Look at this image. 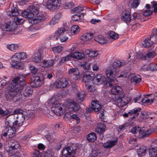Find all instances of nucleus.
<instances>
[{
	"label": "nucleus",
	"instance_id": "1",
	"mask_svg": "<svg viewBox=\"0 0 157 157\" xmlns=\"http://www.w3.org/2000/svg\"><path fill=\"white\" fill-rule=\"evenodd\" d=\"M26 76L25 74H20L12 80L11 83L5 91V96L7 101L13 100L19 94L24 86V78Z\"/></svg>",
	"mask_w": 157,
	"mask_h": 157
},
{
	"label": "nucleus",
	"instance_id": "2",
	"mask_svg": "<svg viewBox=\"0 0 157 157\" xmlns=\"http://www.w3.org/2000/svg\"><path fill=\"white\" fill-rule=\"evenodd\" d=\"M125 64V62L123 61L117 60L113 62L112 65L109 66L106 70V73L107 78L115 80L117 77H126L127 76L125 74L118 75L119 68Z\"/></svg>",
	"mask_w": 157,
	"mask_h": 157
},
{
	"label": "nucleus",
	"instance_id": "3",
	"mask_svg": "<svg viewBox=\"0 0 157 157\" xmlns=\"http://www.w3.org/2000/svg\"><path fill=\"white\" fill-rule=\"evenodd\" d=\"M65 107L63 105H60L58 107L53 109L54 113L57 116L63 115L66 112V108L70 111H77L79 108V105L73 101H67Z\"/></svg>",
	"mask_w": 157,
	"mask_h": 157
},
{
	"label": "nucleus",
	"instance_id": "4",
	"mask_svg": "<svg viewBox=\"0 0 157 157\" xmlns=\"http://www.w3.org/2000/svg\"><path fill=\"white\" fill-rule=\"evenodd\" d=\"M27 54L25 52H20L16 53L11 57V64L14 68L18 69L21 67V63L19 61L26 59Z\"/></svg>",
	"mask_w": 157,
	"mask_h": 157
},
{
	"label": "nucleus",
	"instance_id": "5",
	"mask_svg": "<svg viewBox=\"0 0 157 157\" xmlns=\"http://www.w3.org/2000/svg\"><path fill=\"white\" fill-rule=\"evenodd\" d=\"M108 81L106 77L101 74L97 75L93 79V82L95 84L99 85L103 84L105 87L108 88L113 85L114 80Z\"/></svg>",
	"mask_w": 157,
	"mask_h": 157
},
{
	"label": "nucleus",
	"instance_id": "6",
	"mask_svg": "<svg viewBox=\"0 0 157 157\" xmlns=\"http://www.w3.org/2000/svg\"><path fill=\"white\" fill-rule=\"evenodd\" d=\"M122 90V88L120 86H113L111 90L112 94L119 96V97L117 100V102L118 103V105L120 103L121 104L120 106H123L126 105V103H128V102L126 103L125 101L122 99V98L124 97Z\"/></svg>",
	"mask_w": 157,
	"mask_h": 157
},
{
	"label": "nucleus",
	"instance_id": "7",
	"mask_svg": "<svg viewBox=\"0 0 157 157\" xmlns=\"http://www.w3.org/2000/svg\"><path fill=\"white\" fill-rule=\"evenodd\" d=\"M71 83L69 78H62L58 81L54 82L53 84L50 86V87L54 89L65 88Z\"/></svg>",
	"mask_w": 157,
	"mask_h": 157
},
{
	"label": "nucleus",
	"instance_id": "8",
	"mask_svg": "<svg viewBox=\"0 0 157 157\" xmlns=\"http://www.w3.org/2000/svg\"><path fill=\"white\" fill-rule=\"evenodd\" d=\"M76 149L77 147L75 145L67 146L63 148L62 151V154L66 157H69L74 154Z\"/></svg>",
	"mask_w": 157,
	"mask_h": 157
},
{
	"label": "nucleus",
	"instance_id": "9",
	"mask_svg": "<svg viewBox=\"0 0 157 157\" xmlns=\"http://www.w3.org/2000/svg\"><path fill=\"white\" fill-rule=\"evenodd\" d=\"M42 74H38L36 76L33 78V79L31 82V84L33 87H38L40 86L43 83L42 79Z\"/></svg>",
	"mask_w": 157,
	"mask_h": 157
},
{
	"label": "nucleus",
	"instance_id": "10",
	"mask_svg": "<svg viewBox=\"0 0 157 157\" xmlns=\"http://www.w3.org/2000/svg\"><path fill=\"white\" fill-rule=\"evenodd\" d=\"M61 3L58 0H50L47 4V8L51 10H57L60 6Z\"/></svg>",
	"mask_w": 157,
	"mask_h": 157
},
{
	"label": "nucleus",
	"instance_id": "11",
	"mask_svg": "<svg viewBox=\"0 0 157 157\" xmlns=\"http://www.w3.org/2000/svg\"><path fill=\"white\" fill-rule=\"evenodd\" d=\"M8 126L3 131V135L4 136L8 135L9 138H12L15 136L16 131L13 126Z\"/></svg>",
	"mask_w": 157,
	"mask_h": 157
},
{
	"label": "nucleus",
	"instance_id": "12",
	"mask_svg": "<svg viewBox=\"0 0 157 157\" xmlns=\"http://www.w3.org/2000/svg\"><path fill=\"white\" fill-rule=\"evenodd\" d=\"M16 119V116L14 114H10L7 116L5 119V125L7 126H15L16 124L14 123L16 122L15 121Z\"/></svg>",
	"mask_w": 157,
	"mask_h": 157
},
{
	"label": "nucleus",
	"instance_id": "13",
	"mask_svg": "<svg viewBox=\"0 0 157 157\" xmlns=\"http://www.w3.org/2000/svg\"><path fill=\"white\" fill-rule=\"evenodd\" d=\"M91 105V107H89L86 109L87 112L90 113L93 110L95 112H97L101 108V105H100L99 102L98 101H93L92 102Z\"/></svg>",
	"mask_w": 157,
	"mask_h": 157
},
{
	"label": "nucleus",
	"instance_id": "14",
	"mask_svg": "<svg viewBox=\"0 0 157 157\" xmlns=\"http://www.w3.org/2000/svg\"><path fill=\"white\" fill-rule=\"evenodd\" d=\"M10 143L12 144L9 147V149L7 151L9 154L13 153V152L19 151L18 149L19 148V145L17 142L14 140H12Z\"/></svg>",
	"mask_w": 157,
	"mask_h": 157
},
{
	"label": "nucleus",
	"instance_id": "15",
	"mask_svg": "<svg viewBox=\"0 0 157 157\" xmlns=\"http://www.w3.org/2000/svg\"><path fill=\"white\" fill-rule=\"evenodd\" d=\"M17 23L13 21L8 22L5 23L3 26L6 31H13L17 28Z\"/></svg>",
	"mask_w": 157,
	"mask_h": 157
},
{
	"label": "nucleus",
	"instance_id": "16",
	"mask_svg": "<svg viewBox=\"0 0 157 157\" xmlns=\"http://www.w3.org/2000/svg\"><path fill=\"white\" fill-rule=\"evenodd\" d=\"M91 74V72H87L84 74V75L82 78V81L85 83V85H89L87 87L89 89V87H90V82H92V78Z\"/></svg>",
	"mask_w": 157,
	"mask_h": 157
},
{
	"label": "nucleus",
	"instance_id": "17",
	"mask_svg": "<svg viewBox=\"0 0 157 157\" xmlns=\"http://www.w3.org/2000/svg\"><path fill=\"white\" fill-rule=\"evenodd\" d=\"M131 132L135 134L136 137L141 138H142V130L139 127L132 128L131 129Z\"/></svg>",
	"mask_w": 157,
	"mask_h": 157
},
{
	"label": "nucleus",
	"instance_id": "18",
	"mask_svg": "<svg viewBox=\"0 0 157 157\" xmlns=\"http://www.w3.org/2000/svg\"><path fill=\"white\" fill-rule=\"evenodd\" d=\"M43 5L41 4L38 5L36 3H35L33 5L29 6V10L30 12H32L34 14H36L38 13L39 8L41 7Z\"/></svg>",
	"mask_w": 157,
	"mask_h": 157
},
{
	"label": "nucleus",
	"instance_id": "19",
	"mask_svg": "<svg viewBox=\"0 0 157 157\" xmlns=\"http://www.w3.org/2000/svg\"><path fill=\"white\" fill-rule=\"evenodd\" d=\"M128 78L130 79L132 82L135 84L140 82L141 81V77L139 75H136L133 74H131Z\"/></svg>",
	"mask_w": 157,
	"mask_h": 157
},
{
	"label": "nucleus",
	"instance_id": "20",
	"mask_svg": "<svg viewBox=\"0 0 157 157\" xmlns=\"http://www.w3.org/2000/svg\"><path fill=\"white\" fill-rule=\"evenodd\" d=\"M28 117V116L26 115H23V114H20L17 116H16V119L15 121L16 122L14 123L16 125L17 124H20L22 123L24 120L26 119V118Z\"/></svg>",
	"mask_w": 157,
	"mask_h": 157
},
{
	"label": "nucleus",
	"instance_id": "21",
	"mask_svg": "<svg viewBox=\"0 0 157 157\" xmlns=\"http://www.w3.org/2000/svg\"><path fill=\"white\" fill-rule=\"evenodd\" d=\"M141 110V109L140 108H134L132 110H130L128 112L129 116H133L132 117V119L135 118L136 117H137L139 113L138 112H140Z\"/></svg>",
	"mask_w": 157,
	"mask_h": 157
},
{
	"label": "nucleus",
	"instance_id": "22",
	"mask_svg": "<svg viewBox=\"0 0 157 157\" xmlns=\"http://www.w3.org/2000/svg\"><path fill=\"white\" fill-rule=\"evenodd\" d=\"M105 128L106 126L104 123H101L99 126L96 128L95 131L98 133L102 134L105 131Z\"/></svg>",
	"mask_w": 157,
	"mask_h": 157
},
{
	"label": "nucleus",
	"instance_id": "23",
	"mask_svg": "<svg viewBox=\"0 0 157 157\" xmlns=\"http://www.w3.org/2000/svg\"><path fill=\"white\" fill-rule=\"evenodd\" d=\"M94 39L96 41L101 44L108 43V41L107 39L101 35L95 37Z\"/></svg>",
	"mask_w": 157,
	"mask_h": 157
},
{
	"label": "nucleus",
	"instance_id": "24",
	"mask_svg": "<svg viewBox=\"0 0 157 157\" xmlns=\"http://www.w3.org/2000/svg\"><path fill=\"white\" fill-rule=\"evenodd\" d=\"M48 103L51 107H52L51 109L53 112L54 111L53 109H55V108H57L61 105L58 101H55L53 99L52 100L49 101Z\"/></svg>",
	"mask_w": 157,
	"mask_h": 157
},
{
	"label": "nucleus",
	"instance_id": "25",
	"mask_svg": "<svg viewBox=\"0 0 157 157\" xmlns=\"http://www.w3.org/2000/svg\"><path fill=\"white\" fill-rule=\"evenodd\" d=\"M85 92L84 91H78L77 94V101L79 103H81L82 102L84 99L85 97Z\"/></svg>",
	"mask_w": 157,
	"mask_h": 157
},
{
	"label": "nucleus",
	"instance_id": "26",
	"mask_svg": "<svg viewBox=\"0 0 157 157\" xmlns=\"http://www.w3.org/2000/svg\"><path fill=\"white\" fill-rule=\"evenodd\" d=\"M65 31V29L64 28H59L56 31L53 36L55 37L56 40H57L63 34Z\"/></svg>",
	"mask_w": 157,
	"mask_h": 157
},
{
	"label": "nucleus",
	"instance_id": "27",
	"mask_svg": "<svg viewBox=\"0 0 157 157\" xmlns=\"http://www.w3.org/2000/svg\"><path fill=\"white\" fill-rule=\"evenodd\" d=\"M93 33H86L84 34L81 36V39L84 41H87L90 40L93 36Z\"/></svg>",
	"mask_w": 157,
	"mask_h": 157
},
{
	"label": "nucleus",
	"instance_id": "28",
	"mask_svg": "<svg viewBox=\"0 0 157 157\" xmlns=\"http://www.w3.org/2000/svg\"><path fill=\"white\" fill-rule=\"evenodd\" d=\"M71 55V58L77 59H81L85 57V55L83 52H75Z\"/></svg>",
	"mask_w": 157,
	"mask_h": 157
},
{
	"label": "nucleus",
	"instance_id": "29",
	"mask_svg": "<svg viewBox=\"0 0 157 157\" xmlns=\"http://www.w3.org/2000/svg\"><path fill=\"white\" fill-rule=\"evenodd\" d=\"M21 15L22 16L25 18H31L34 16V13L30 12L29 10H24L21 13Z\"/></svg>",
	"mask_w": 157,
	"mask_h": 157
},
{
	"label": "nucleus",
	"instance_id": "30",
	"mask_svg": "<svg viewBox=\"0 0 157 157\" xmlns=\"http://www.w3.org/2000/svg\"><path fill=\"white\" fill-rule=\"evenodd\" d=\"M33 92V89L30 86H27L23 92V95L25 97H27L32 95Z\"/></svg>",
	"mask_w": 157,
	"mask_h": 157
},
{
	"label": "nucleus",
	"instance_id": "31",
	"mask_svg": "<svg viewBox=\"0 0 157 157\" xmlns=\"http://www.w3.org/2000/svg\"><path fill=\"white\" fill-rule=\"evenodd\" d=\"M151 38H150V36L149 38L146 39L144 41L142 44L144 47L149 48L152 46L153 44V42L150 40Z\"/></svg>",
	"mask_w": 157,
	"mask_h": 157
},
{
	"label": "nucleus",
	"instance_id": "32",
	"mask_svg": "<svg viewBox=\"0 0 157 157\" xmlns=\"http://www.w3.org/2000/svg\"><path fill=\"white\" fill-rule=\"evenodd\" d=\"M7 14L10 17H16L19 14L17 9L16 7H13L10 11L7 12Z\"/></svg>",
	"mask_w": 157,
	"mask_h": 157
},
{
	"label": "nucleus",
	"instance_id": "33",
	"mask_svg": "<svg viewBox=\"0 0 157 157\" xmlns=\"http://www.w3.org/2000/svg\"><path fill=\"white\" fill-rule=\"evenodd\" d=\"M149 156L150 157L157 156V147H151L149 149Z\"/></svg>",
	"mask_w": 157,
	"mask_h": 157
},
{
	"label": "nucleus",
	"instance_id": "34",
	"mask_svg": "<svg viewBox=\"0 0 157 157\" xmlns=\"http://www.w3.org/2000/svg\"><path fill=\"white\" fill-rule=\"evenodd\" d=\"M135 56L137 60H146L145 54L143 52H139L136 53Z\"/></svg>",
	"mask_w": 157,
	"mask_h": 157
},
{
	"label": "nucleus",
	"instance_id": "35",
	"mask_svg": "<svg viewBox=\"0 0 157 157\" xmlns=\"http://www.w3.org/2000/svg\"><path fill=\"white\" fill-rule=\"evenodd\" d=\"M41 59V54L38 51L35 53L33 56V60L35 63L40 62Z\"/></svg>",
	"mask_w": 157,
	"mask_h": 157
},
{
	"label": "nucleus",
	"instance_id": "36",
	"mask_svg": "<svg viewBox=\"0 0 157 157\" xmlns=\"http://www.w3.org/2000/svg\"><path fill=\"white\" fill-rule=\"evenodd\" d=\"M155 129L154 128H151L148 130H146V131H144L142 130V138H143L144 137H147L150 134H151L155 131Z\"/></svg>",
	"mask_w": 157,
	"mask_h": 157
},
{
	"label": "nucleus",
	"instance_id": "37",
	"mask_svg": "<svg viewBox=\"0 0 157 157\" xmlns=\"http://www.w3.org/2000/svg\"><path fill=\"white\" fill-rule=\"evenodd\" d=\"M13 110L11 108L6 109V110H4L0 107V115L2 116H6L12 113Z\"/></svg>",
	"mask_w": 157,
	"mask_h": 157
},
{
	"label": "nucleus",
	"instance_id": "38",
	"mask_svg": "<svg viewBox=\"0 0 157 157\" xmlns=\"http://www.w3.org/2000/svg\"><path fill=\"white\" fill-rule=\"evenodd\" d=\"M122 19L126 23L129 22L131 21V16L129 13L128 12H125Z\"/></svg>",
	"mask_w": 157,
	"mask_h": 157
},
{
	"label": "nucleus",
	"instance_id": "39",
	"mask_svg": "<svg viewBox=\"0 0 157 157\" xmlns=\"http://www.w3.org/2000/svg\"><path fill=\"white\" fill-rule=\"evenodd\" d=\"M117 141L115 140H112L109 142H107L104 143L103 147L106 148H110L113 146L116 143Z\"/></svg>",
	"mask_w": 157,
	"mask_h": 157
},
{
	"label": "nucleus",
	"instance_id": "40",
	"mask_svg": "<svg viewBox=\"0 0 157 157\" xmlns=\"http://www.w3.org/2000/svg\"><path fill=\"white\" fill-rule=\"evenodd\" d=\"M87 139L90 142H94L96 139L95 133L92 132L88 134L87 137Z\"/></svg>",
	"mask_w": 157,
	"mask_h": 157
},
{
	"label": "nucleus",
	"instance_id": "41",
	"mask_svg": "<svg viewBox=\"0 0 157 157\" xmlns=\"http://www.w3.org/2000/svg\"><path fill=\"white\" fill-rule=\"evenodd\" d=\"M19 48L18 45L15 44H8L7 45V48L10 51L13 52L15 51L17 49Z\"/></svg>",
	"mask_w": 157,
	"mask_h": 157
},
{
	"label": "nucleus",
	"instance_id": "42",
	"mask_svg": "<svg viewBox=\"0 0 157 157\" xmlns=\"http://www.w3.org/2000/svg\"><path fill=\"white\" fill-rule=\"evenodd\" d=\"M109 36L110 38L113 40H117L118 38V34L113 31L109 32Z\"/></svg>",
	"mask_w": 157,
	"mask_h": 157
},
{
	"label": "nucleus",
	"instance_id": "43",
	"mask_svg": "<svg viewBox=\"0 0 157 157\" xmlns=\"http://www.w3.org/2000/svg\"><path fill=\"white\" fill-rule=\"evenodd\" d=\"M156 55L155 51L153 50H149L148 53L146 54H145L146 59L147 58H151L154 57Z\"/></svg>",
	"mask_w": 157,
	"mask_h": 157
},
{
	"label": "nucleus",
	"instance_id": "44",
	"mask_svg": "<svg viewBox=\"0 0 157 157\" xmlns=\"http://www.w3.org/2000/svg\"><path fill=\"white\" fill-rule=\"evenodd\" d=\"M80 29L78 25H74L71 28V32L73 33L74 34L78 33L80 31Z\"/></svg>",
	"mask_w": 157,
	"mask_h": 157
},
{
	"label": "nucleus",
	"instance_id": "45",
	"mask_svg": "<svg viewBox=\"0 0 157 157\" xmlns=\"http://www.w3.org/2000/svg\"><path fill=\"white\" fill-rule=\"evenodd\" d=\"M9 81L5 79H2L0 81V87L3 88L9 85Z\"/></svg>",
	"mask_w": 157,
	"mask_h": 157
},
{
	"label": "nucleus",
	"instance_id": "46",
	"mask_svg": "<svg viewBox=\"0 0 157 157\" xmlns=\"http://www.w3.org/2000/svg\"><path fill=\"white\" fill-rule=\"evenodd\" d=\"M68 73L69 74H73L75 75H78L79 74L78 69L75 68L70 69L68 71Z\"/></svg>",
	"mask_w": 157,
	"mask_h": 157
},
{
	"label": "nucleus",
	"instance_id": "47",
	"mask_svg": "<svg viewBox=\"0 0 157 157\" xmlns=\"http://www.w3.org/2000/svg\"><path fill=\"white\" fill-rule=\"evenodd\" d=\"M146 151V148L145 147L142 146L138 149L137 153L139 156H140L141 155L144 153Z\"/></svg>",
	"mask_w": 157,
	"mask_h": 157
},
{
	"label": "nucleus",
	"instance_id": "48",
	"mask_svg": "<svg viewBox=\"0 0 157 157\" xmlns=\"http://www.w3.org/2000/svg\"><path fill=\"white\" fill-rule=\"evenodd\" d=\"M63 48L61 46H57L52 48V50L55 53H58L61 52Z\"/></svg>",
	"mask_w": 157,
	"mask_h": 157
},
{
	"label": "nucleus",
	"instance_id": "49",
	"mask_svg": "<svg viewBox=\"0 0 157 157\" xmlns=\"http://www.w3.org/2000/svg\"><path fill=\"white\" fill-rule=\"evenodd\" d=\"M83 10V8L81 6H78L73 8L72 10V12L74 13H80Z\"/></svg>",
	"mask_w": 157,
	"mask_h": 157
},
{
	"label": "nucleus",
	"instance_id": "50",
	"mask_svg": "<svg viewBox=\"0 0 157 157\" xmlns=\"http://www.w3.org/2000/svg\"><path fill=\"white\" fill-rule=\"evenodd\" d=\"M14 22H16L17 23V26L18 24H21L22 23L24 20L21 18L20 17H17L16 18L14 19Z\"/></svg>",
	"mask_w": 157,
	"mask_h": 157
},
{
	"label": "nucleus",
	"instance_id": "51",
	"mask_svg": "<svg viewBox=\"0 0 157 157\" xmlns=\"http://www.w3.org/2000/svg\"><path fill=\"white\" fill-rule=\"evenodd\" d=\"M132 16L134 20L136 21H138V20H140L142 18L141 16L139 13H133Z\"/></svg>",
	"mask_w": 157,
	"mask_h": 157
},
{
	"label": "nucleus",
	"instance_id": "52",
	"mask_svg": "<svg viewBox=\"0 0 157 157\" xmlns=\"http://www.w3.org/2000/svg\"><path fill=\"white\" fill-rule=\"evenodd\" d=\"M71 55H69L67 56H66L62 57L60 60L59 61V63H60L61 62L62 63H63L66 61H68L70 58H71Z\"/></svg>",
	"mask_w": 157,
	"mask_h": 157
},
{
	"label": "nucleus",
	"instance_id": "53",
	"mask_svg": "<svg viewBox=\"0 0 157 157\" xmlns=\"http://www.w3.org/2000/svg\"><path fill=\"white\" fill-rule=\"evenodd\" d=\"M52 154L53 152L51 151V150H49L47 151L44 152L43 157H52Z\"/></svg>",
	"mask_w": 157,
	"mask_h": 157
},
{
	"label": "nucleus",
	"instance_id": "54",
	"mask_svg": "<svg viewBox=\"0 0 157 157\" xmlns=\"http://www.w3.org/2000/svg\"><path fill=\"white\" fill-rule=\"evenodd\" d=\"M41 153L38 150H35L33 153V156L32 157H41Z\"/></svg>",
	"mask_w": 157,
	"mask_h": 157
},
{
	"label": "nucleus",
	"instance_id": "55",
	"mask_svg": "<svg viewBox=\"0 0 157 157\" xmlns=\"http://www.w3.org/2000/svg\"><path fill=\"white\" fill-rule=\"evenodd\" d=\"M81 16V14H75L73 16L71 17L72 20L75 21H78L80 19V17Z\"/></svg>",
	"mask_w": 157,
	"mask_h": 157
},
{
	"label": "nucleus",
	"instance_id": "56",
	"mask_svg": "<svg viewBox=\"0 0 157 157\" xmlns=\"http://www.w3.org/2000/svg\"><path fill=\"white\" fill-rule=\"evenodd\" d=\"M149 69L152 71H157V64L154 63L151 64L149 66Z\"/></svg>",
	"mask_w": 157,
	"mask_h": 157
},
{
	"label": "nucleus",
	"instance_id": "57",
	"mask_svg": "<svg viewBox=\"0 0 157 157\" xmlns=\"http://www.w3.org/2000/svg\"><path fill=\"white\" fill-rule=\"evenodd\" d=\"M74 6V4L72 2H66L65 3L64 8L66 9H71Z\"/></svg>",
	"mask_w": 157,
	"mask_h": 157
},
{
	"label": "nucleus",
	"instance_id": "58",
	"mask_svg": "<svg viewBox=\"0 0 157 157\" xmlns=\"http://www.w3.org/2000/svg\"><path fill=\"white\" fill-rule=\"evenodd\" d=\"M100 153L101 151L100 150L98 149H94L92 151L91 155L93 156H96L98 155Z\"/></svg>",
	"mask_w": 157,
	"mask_h": 157
},
{
	"label": "nucleus",
	"instance_id": "59",
	"mask_svg": "<svg viewBox=\"0 0 157 157\" xmlns=\"http://www.w3.org/2000/svg\"><path fill=\"white\" fill-rule=\"evenodd\" d=\"M29 69L31 71L32 73L33 74H35L38 71L37 68L33 66H30Z\"/></svg>",
	"mask_w": 157,
	"mask_h": 157
},
{
	"label": "nucleus",
	"instance_id": "60",
	"mask_svg": "<svg viewBox=\"0 0 157 157\" xmlns=\"http://www.w3.org/2000/svg\"><path fill=\"white\" fill-rule=\"evenodd\" d=\"M154 36L155 39H157V28L153 29L152 30V33L150 36V38Z\"/></svg>",
	"mask_w": 157,
	"mask_h": 157
},
{
	"label": "nucleus",
	"instance_id": "61",
	"mask_svg": "<svg viewBox=\"0 0 157 157\" xmlns=\"http://www.w3.org/2000/svg\"><path fill=\"white\" fill-rule=\"evenodd\" d=\"M98 54V52L96 51L91 50L90 54V57L91 58L96 57Z\"/></svg>",
	"mask_w": 157,
	"mask_h": 157
},
{
	"label": "nucleus",
	"instance_id": "62",
	"mask_svg": "<svg viewBox=\"0 0 157 157\" xmlns=\"http://www.w3.org/2000/svg\"><path fill=\"white\" fill-rule=\"evenodd\" d=\"M23 110L21 109H17L13 111V114H14V115L17 114H18L19 115L23 114Z\"/></svg>",
	"mask_w": 157,
	"mask_h": 157
},
{
	"label": "nucleus",
	"instance_id": "63",
	"mask_svg": "<svg viewBox=\"0 0 157 157\" xmlns=\"http://www.w3.org/2000/svg\"><path fill=\"white\" fill-rule=\"evenodd\" d=\"M20 154L19 151L13 152V153L9 154V157H19Z\"/></svg>",
	"mask_w": 157,
	"mask_h": 157
},
{
	"label": "nucleus",
	"instance_id": "64",
	"mask_svg": "<svg viewBox=\"0 0 157 157\" xmlns=\"http://www.w3.org/2000/svg\"><path fill=\"white\" fill-rule=\"evenodd\" d=\"M151 3L152 4V6L153 8H154V12L155 13H156L157 12V2L155 1H153L151 2Z\"/></svg>",
	"mask_w": 157,
	"mask_h": 157
}]
</instances>
